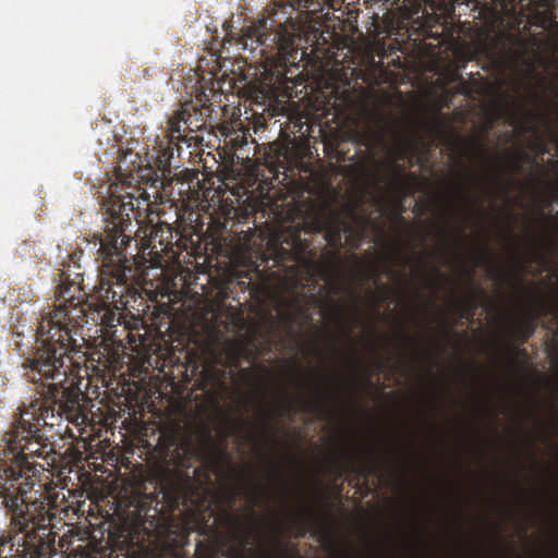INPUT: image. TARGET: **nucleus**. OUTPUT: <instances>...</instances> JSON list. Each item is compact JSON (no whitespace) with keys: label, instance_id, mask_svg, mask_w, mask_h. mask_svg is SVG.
Wrapping results in <instances>:
<instances>
[{"label":"nucleus","instance_id":"5701e85b","mask_svg":"<svg viewBox=\"0 0 558 558\" xmlns=\"http://www.w3.org/2000/svg\"><path fill=\"white\" fill-rule=\"evenodd\" d=\"M457 239H458L459 243H462V240H463V230L462 229L458 230Z\"/></svg>","mask_w":558,"mask_h":558},{"label":"nucleus","instance_id":"9b49d317","mask_svg":"<svg viewBox=\"0 0 558 558\" xmlns=\"http://www.w3.org/2000/svg\"><path fill=\"white\" fill-rule=\"evenodd\" d=\"M7 512L11 517V525L13 526L15 532L13 535H10L9 537H7L4 535H0V558H10L11 547L13 546L12 539L16 536H22L24 534H28V533L33 532L35 530V525H36L33 522H31L24 529H19L17 526H15V524L13 522L12 513L8 510H7Z\"/></svg>","mask_w":558,"mask_h":558},{"label":"nucleus","instance_id":"7ed1b4c3","mask_svg":"<svg viewBox=\"0 0 558 558\" xmlns=\"http://www.w3.org/2000/svg\"><path fill=\"white\" fill-rule=\"evenodd\" d=\"M60 341V354L51 348H41L34 357H26L22 364L23 376L36 385L40 399L32 401L28 405L19 407V414L35 424L54 428L61 434L63 418L77 423L81 417L80 380L73 374L71 361L66 359V351L71 345V336L64 331Z\"/></svg>","mask_w":558,"mask_h":558},{"label":"nucleus","instance_id":"6ab92c4d","mask_svg":"<svg viewBox=\"0 0 558 558\" xmlns=\"http://www.w3.org/2000/svg\"><path fill=\"white\" fill-rule=\"evenodd\" d=\"M219 296L221 298L222 301H225L226 299H228L230 296L229 294V291H228V287H223L219 290Z\"/></svg>","mask_w":558,"mask_h":558},{"label":"nucleus","instance_id":"2eb2a0df","mask_svg":"<svg viewBox=\"0 0 558 558\" xmlns=\"http://www.w3.org/2000/svg\"><path fill=\"white\" fill-rule=\"evenodd\" d=\"M331 0H299V7L311 10L313 13L322 11L323 7Z\"/></svg>","mask_w":558,"mask_h":558},{"label":"nucleus","instance_id":"f3484780","mask_svg":"<svg viewBox=\"0 0 558 558\" xmlns=\"http://www.w3.org/2000/svg\"><path fill=\"white\" fill-rule=\"evenodd\" d=\"M260 275V270L258 269V267L256 266L252 272H246L244 278L247 279V281H240L238 282L239 284H243L244 288H247L252 282L253 280L255 279V277L259 276Z\"/></svg>","mask_w":558,"mask_h":558},{"label":"nucleus","instance_id":"e433bc0d","mask_svg":"<svg viewBox=\"0 0 558 558\" xmlns=\"http://www.w3.org/2000/svg\"><path fill=\"white\" fill-rule=\"evenodd\" d=\"M276 541H277V543H278L279 545H281V542H280V539L278 538V536H276Z\"/></svg>","mask_w":558,"mask_h":558},{"label":"nucleus","instance_id":"2f4dec72","mask_svg":"<svg viewBox=\"0 0 558 558\" xmlns=\"http://www.w3.org/2000/svg\"><path fill=\"white\" fill-rule=\"evenodd\" d=\"M354 313H355V315L359 314V310H357L356 305H354Z\"/></svg>","mask_w":558,"mask_h":558},{"label":"nucleus","instance_id":"393cba45","mask_svg":"<svg viewBox=\"0 0 558 558\" xmlns=\"http://www.w3.org/2000/svg\"><path fill=\"white\" fill-rule=\"evenodd\" d=\"M510 116H511L512 124H518L519 119H518L517 114L514 112H512Z\"/></svg>","mask_w":558,"mask_h":558},{"label":"nucleus","instance_id":"0eeeda50","mask_svg":"<svg viewBox=\"0 0 558 558\" xmlns=\"http://www.w3.org/2000/svg\"><path fill=\"white\" fill-rule=\"evenodd\" d=\"M173 489L160 484V492L156 494H142L137 490L132 492L128 497L122 518L131 531L138 533L143 531L148 536L155 535L162 537L170 532V517L167 515L162 508H159V494L162 499H167L169 506L177 507L184 497V493L173 484Z\"/></svg>","mask_w":558,"mask_h":558},{"label":"nucleus","instance_id":"9d476101","mask_svg":"<svg viewBox=\"0 0 558 558\" xmlns=\"http://www.w3.org/2000/svg\"><path fill=\"white\" fill-rule=\"evenodd\" d=\"M537 315H529L518 319L511 330L512 336L519 345L525 343L535 332Z\"/></svg>","mask_w":558,"mask_h":558},{"label":"nucleus","instance_id":"a878e982","mask_svg":"<svg viewBox=\"0 0 558 558\" xmlns=\"http://www.w3.org/2000/svg\"><path fill=\"white\" fill-rule=\"evenodd\" d=\"M466 275H468L469 281H472L473 277H474V269H469Z\"/></svg>","mask_w":558,"mask_h":558},{"label":"nucleus","instance_id":"aec40b11","mask_svg":"<svg viewBox=\"0 0 558 558\" xmlns=\"http://www.w3.org/2000/svg\"><path fill=\"white\" fill-rule=\"evenodd\" d=\"M351 332H352V328H351V326L345 325V328H344V330H343V336H344L349 341H352Z\"/></svg>","mask_w":558,"mask_h":558},{"label":"nucleus","instance_id":"7c9ffc66","mask_svg":"<svg viewBox=\"0 0 558 558\" xmlns=\"http://www.w3.org/2000/svg\"><path fill=\"white\" fill-rule=\"evenodd\" d=\"M414 344H415L416 348L421 347V343L417 340H415Z\"/></svg>","mask_w":558,"mask_h":558},{"label":"nucleus","instance_id":"c756f323","mask_svg":"<svg viewBox=\"0 0 558 558\" xmlns=\"http://www.w3.org/2000/svg\"><path fill=\"white\" fill-rule=\"evenodd\" d=\"M533 97H534V99H535V100H538V99H539V95H538V94H536V93H534V94H533Z\"/></svg>","mask_w":558,"mask_h":558},{"label":"nucleus","instance_id":"412c9836","mask_svg":"<svg viewBox=\"0 0 558 558\" xmlns=\"http://www.w3.org/2000/svg\"><path fill=\"white\" fill-rule=\"evenodd\" d=\"M514 351H515L517 355H521V356H524V357L526 356V350L525 349L515 348Z\"/></svg>","mask_w":558,"mask_h":558},{"label":"nucleus","instance_id":"cd10ccee","mask_svg":"<svg viewBox=\"0 0 558 558\" xmlns=\"http://www.w3.org/2000/svg\"><path fill=\"white\" fill-rule=\"evenodd\" d=\"M474 180H475L476 185H480V184H481V181H480V178H478V177H475V178H474Z\"/></svg>","mask_w":558,"mask_h":558},{"label":"nucleus","instance_id":"ea45409f","mask_svg":"<svg viewBox=\"0 0 558 558\" xmlns=\"http://www.w3.org/2000/svg\"><path fill=\"white\" fill-rule=\"evenodd\" d=\"M420 352H423L424 355H426V351H423V349L420 348Z\"/></svg>","mask_w":558,"mask_h":558},{"label":"nucleus","instance_id":"ddd939ff","mask_svg":"<svg viewBox=\"0 0 558 558\" xmlns=\"http://www.w3.org/2000/svg\"><path fill=\"white\" fill-rule=\"evenodd\" d=\"M191 114L186 112V110H181L178 112L177 117L170 121V132L171 137H180L181 135V123L191 129L192 122L190 121Z\"/></svg>","mask_w":558,"mask_h":558},{"label":"nucleus","instance_id":"4468645a","mask_svg":"<svg viewBox=\"0 0 558 558\" xmlns=\"http://www.w3.org/2000/svg\"><path fill=\"white\" fill-rule=\"evenodd\" d=\"M519 106L524 111V113L526 116V121L520 123L522 132L523 133H536L537 129L534 124V120L536 118L535 114L531 110L526 109V107L523 102L519 104Z\"/></svg>","mask_w":558,"mask_h":558},{"label":"nucleus","instance_id":"f8f14e48","mask_svg":"<svg viewBox=\"0 0 558 558\" xmlns=\"http://www.w3.org/2000/svg\"><path fill=\"white\" fill-rule=\"evenodd\" d=\"M343 456L345 459V463L339 466L340 474H342L344 470L353 469L359 473V475L366 478L368 475L375 473L378 470V461L374 452L371 453L369 462L359 469L354 468L353 461L351 460L350 454L348 452H344Z\"/></svg>","mask_w":558,"mask_h":558},{"label":"nucleus","instance_id":"1a4fd4ad","mask_svg":"<svg viewBox=\"0 0 558 558\" xmlns=\"http://www.w3.org/2000/svg\"><path fill=\"white\" fill-rule=\"evenodd\" d=\"M284 395V401L282 402V410L288 412H304L310 414H315L317 417H325L330 411V401L331 399L338 400L339 397L337 395H325L320 393L317 398H304L300 402V405L296 409L293 408V404L288 400L287 393L282 390Z\"/></svg>","mask_w":558,"mask_h":558},{"label":"nucleus","instance_id":"423d86ee","mask_svg":"<svg viewBox=\"0 0 558 558\" xmlns=\"http://www.w3.org/2000/svg\"><path fill=\"white\" fill-rule=\"evenodd\" d=\"M304 234L324 233L327 244L331 247L328 252L329 258L339 259L340 250L343 247L342 233L348 234V241L353 248L359 247L364 234L363 230L347 223L342 219H333L324 211H314L303 219V223L294 230L288 231L283 236L282 245L277 252V263H282L287 258L293 262L291 272H296L298 268H304L308 272H313L320 267L316 259V248L312 246V242L302 238Z\"/></svg>","mask_w":558,"mask_h":558},{"label":"nucleus","instance_id":"c85d7f7f","mask_svg":"<svg viewBox=\"0 0 558 558\" xmlns=\"http://www.w3.org/2000/svg\"><path fill=\"white\" fill-rule=\"evenodd\" d=\"M400 259H401L403 265H407L408 262H407V259L404 257L400 256Z\"/></svg>","mask_w":558,"mask_h":558},{"label":"nucleus","instance_id":"c9c22d12","mask_svg":"<svg viewBox=\"0 0 558 558\" xmlns=\"http://www.w3.org/2000/svg\"><path fill=\"white\" fill-rule=\"evenodd\" d=\"M276 532L279 533L280 527L278 525L275 526Z\"/></svg>","mask_w":558,"mask_h":558},{"label":"nucleus","instance_id":"f257e3e1","mask_svg":"<svg viewBox=\"0 0 558 558\" xmlns=\"http://www.w3.org/2000/svg\"><path fill=\"white\" fill-rule=\"evenodd\" d=\"M0 459V505L12 513L19 529L33 521L52 523L49 472L56 461L54 444L23 414L5 433Z\"/></svg>","mask_w":558,"mask_h":558},{"label":"nucleus","instance_id":"f704fd0d","mask_svg":"<svg viewBox=\"0 0 558 558\" xmlns=\"http://www.w3.org/2000/svg\"><path fill=\"white\" fill-rule=\"evenodd\" d=\"M325 264H326V266H328V267L330 266V262H329V260H325Z\"/></svg>","mask_w":558,"mask_h":558},{"label":"nucleus","instance_id":"72a5a7b5","mask_svg":"<svg viewBox=\"0 0 558 558\" xmlns=\"http://www.w3.org/2000/svg\"><path fill=\"white\" fill-rule=\"evenodd\" d=\"M514 167H515L517 170L520 169V165L518 162L514 165Z\"/></svg>","mask_w":558,"mask_h":558},{"label":"nucleus","instance_id":"f03ea898","mask_svg":"<svg viewBox=\"0 0 558 558\" xmlns=\"http://www.w3.org/2000/svg\"><path fill=\"white\" fill-rule=\"evenodd\" d=\"M137 154L132 151L120 157L114 168L116 181L109 186L108 195L100 203L105 220V235L94 234L87 240V246L95 251L97 260H100L102 276L108 277L109 289L112 286L123 287L136 275L134 268L138 256V243L133 238L134 225L132 218L135 214L134 201L140 204L146 192L133 183H138L141 167L135 170Z\"/></svg>","mask_w":558,"mask_h":558},{"label":"nucleus","instance_id":"b1692460","mask_svg":"<svg viewBox=\"0 0 558 558\" xmlns=\"http://www.w3.org/2000/svg\"><path fill=\"white\" fill-rule=\"evenodd\" d=\"M219 373H220V374H218V375L216 376V380H217V381H222V379L225 378V374H226V372L222 369V371H219Z\"/></svg>","mask_w":558,"mask_h":558},{"label":"nucleus","instance_id":"473e14b6","mask_svg":"<svg viewBox=\"0 0 558 558\" xmlns=\"http://www.w3.org/2000/svg\"><path fill=\"white\" fill-rule=\"evenodd\" d=\"M436 272L439 275V276H442L441 272H440V269L439 268H436Z\"/></svg>","mask_w":558,"mask_h":558},{"label":"nucleus","instance_id":"a19ab883","mask_svg":"<svg viewBox=\"0 0 558 558\" xmlns=\"http://www.w3.org/2000/svg\"><path fill=\"white\" fill-rule=\"evenodd\" d=\"M399 170H400V173L402 174L403 173V168L399 167Z\"/></svg>","mask_w":558,"mask_h":558},{"label":"nucleus","instance_id":"a211bd4d","mask_svg":"<svg viewBox=\"0 0 558 558\" xmlns=\"http://www.w3.org/2000/svg\"><path fill=\"white\" fill-rule=\"evenodd\" d=\"M305 514H307V510H304L302 513L299 514L298 517V520H300L301 522L299 523V531H298V536L299 537H303L305 536L306 532H307V527H306V523H305V520H304V517Z\"/></svg>","mask_w":558,"mask_h":558},{"label":"nucleus","instance_id":"39448f33","mask_svg":"<svg viewBox=\"0 0 558 558\" xmlns=\"http://www.w3.org/2000/svg\"><path fill=\"white\" fill-rule=\"evenodd\" d=\"M283 3H272L265 10V16L243 28V34L227 32L223 46L235 45L252 52L259 48L260 56L271 69L286 73L289 66H296L302 44L308 43L305 26L292 17L282 19L279 10Z\"/></svg>","mask_w":558,"mask_h":558},{"label":"nucleus","instance_id":"20e7f679","mask_svg":"<svg viewBox=\"0 0 558 558\" xmlns=\"http://www.w3.org/2000/svg\"><path fill=\"white\" fill-rule=\"evenodd\" d=\"M83 256V251L77 250L66 254V260L62 263L61 276L64 277L63 281L58 286L56 292V304L53 310L47 312L41 316L36 329V342L38 343L35 351L28 356L34 357L41 348H51L60 351V341L64 331L71 336V345L66 351V359L71 361L73 374L80 380L78 364L73 363L72 352H76L78 348L77 336H81V329L86 323V314L89 305L87 303V293L81 286L83 274L77 271L81 269L80 260ZM57 352L56 355H59Z\"/></svg>","mask_w":558,"mask_h":558},{"label":"nucleus","instance_id":"4be33fe9","mask_svg":"<svg viewBox=\"0 0 558 558\" xmlns=\"http://www.w3.org/2000/svg\"><path fill=\"white\" fill-rule=\"evenodd\" d=\"M553 196L558 199V182L553 186Z\"/></svg>","mask_w":558,"mask_h":558},{"label":"nucleus","instance_id":"bb28decb","mask_svg":"<svg viewBox=\"0 0 558 558\" xmlns=\"http://www.w3.org/2000/svg\"><path fill=\"white\" fill-rule=\"evenodd\" d=\"M493 181H494L495 183H497V184H499V185H500V183H499V181H500V174H495V175L493 177Z\"/></svg>","mask_w":558,"mask_h":558},{"label":"nucleus","instance_id":"58836bf2","mask_svg":"<svg viewBox=\"0 0 558 558\" xmlns=\"http://www.w3.org/2000/svg\"><path fill=\"white\" fill-rule=\"evenodd\" d=\"M420 352H423L424 355H426V351H423V349L420 348Z\"/></svg>","mask_w":558,"mask_h":558},{"label":"nucleus","instance_id":"6e6552de","mask_svg":"<svg viewBox=\"0 0 558 558\" xmlns=\"http://www.w3.org/2000/svg\"><path fill=\"white\" fill-rule=\"evenodd\" d=\"M429 14L421 8V5L415 7L412 10H409L402 13L401 19L397 22V26L395 27L391 23L390 28L384 31H377L378 35L386 34V36H391L392 31L403 29L405 28L408 33L417 34V35H426L429 31Z\"/></svg>","mask_w":558,"mask_h":558},{"label":"nucleus","instance_id":"dca6fc26","mask_svg":"<svg viewBox=\"0 0 558 558\" xmlns=\"http://www.w3.org/2000/svg\"><path fill=\"white\" fill-rule=\"evenodd\" d=\"M255 512H252L251 513V517H252V526L248 531H245L241 536H242V543H243V547H245L246 545H248L251 543V539L253 538V532H252V529L255 527Z\"/></svg>","mask_w":558,"mask_h":558},{"label":"nucleus","instance_id":"4c0bfd02","mask_svg":"<svg viewBox=\"0 0 558 558\" xmlns=\"http://www.w3.org/2000/svg\"><path fill=\"white\" fill-rule=\"evenodd\" d=\"M484 159L487 161L489 160V158L487 157V155H483Z\"/></svg>","mask_w":558,"mask_h":558}]
</instances>
